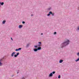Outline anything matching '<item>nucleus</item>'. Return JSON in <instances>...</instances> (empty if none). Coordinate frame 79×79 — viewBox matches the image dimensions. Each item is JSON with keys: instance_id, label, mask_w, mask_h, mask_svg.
Segmentation results:
<instances>
[{"instance_id": "22", "label": "nucleus", "mask_w": 79, "mask_h": 79, "mask_svg": "<svg viewBox=\"0 0 79 79\" xmlns=\"http://www.w3.org/2000/svg\"><path fill=\"white\" fill-rule=\"evenodd\" d=\"M22 23H23V24H24V23H25V22L23 21V22H22Z\"/></svg>"}, {"instance_id": "4", "label": "nucleus", "mask_w": 79, "mask_h": 79, "mask_svg": "<svg viewBox=\"0 0 79 79\" xmlns=\"http://www.w3.org/2000/svg\"><path fill=\"white\" fill-rule=\"evenodd\" d=\"M63 60H60L59 62L60 63H63Z\"/></svg>"}, {"instance_id": "11", "label": "nucleus", "mask_w": 79, "mask_h": 79, "mask_svg": "<svg viewBox=\"0 0 79 79\" xmlns=\"http://www.w3.org/2000/svg\"><path fill=\"white\" fill-rule=\"evenodd\" d=\"M1 3V5H3V4H4V2H2Z\"/></svg>"}, {"instance_id": "3", "label": "nucleus", "mask_w": 79, "mask_h": 79, "mask_svg": "<svg viewBox=\"0 0 79 79\" xmlns=\"http://www.w3.org/2000/svg\"><path fill=\"white\" fill-rule=\"evenodd\" d=\"M15 52H13L11 54V56H13V55H14V54H15Z\"/></svg>"}, {"instance_id": "18", "label": "nucleus", "mask_w": 79, "mask_h": 79, "mask_svg": "<svg viewBox=\"0 0 79 79\" xmlns=\"http://www.w3.org/2000/svg\"><path fill=\"white\" fill-rule=\"evenodd\" d=\"M55 71H54V72H52V74H55Z\"/></svg>"}, {"instance_id": "5", "label": "nucleus", "mask_w": 79, "mask_h": 79, "mask_svg": "<svg viewBox=\"0 0 79 79\" xmlns=\"http://www.w3.org/2000/svg\"><path fill=\"white\" fill-rule=\"evenodd\" d=\"M23 26L20 25L19 26V28H20V29H21L22 27Z\"/></svg>"}, {"instance_id": "30", "label": "nucleus", "mask_w": 79, "mask_h": 79, "mask_svg": "<svg viewBox=\"0 0 79 79\" xmlns=\"http://www.w3.org/2000/svg\"><path fill=\"white\" fill-rule=\"evenodd\" d=\"M41 35H43V33H41Z\"/></svg>"}, {"instance_id": "2", "label": "nucleus", "mask_w": 79, "mask_h": 79, "mask_svg": "<svg viewBox=\"0 0 79 79\" xmlns=\"http://www.w3.org/2000/svg\"><path fill=\"white\" fill-rule=\"evenodd\" d=\"M52 76H53V74L52 73H51L49 75V77H52Z\"/></svg>"}, {"instance_id": "1", "label": "nucleus", "mask_w": 79, "mask_h": 79, "mask_svg": "<svg viewBox=\"0 0 79 79\" xmlns=\"http://www.w3.org/2000/svg\"><path fill=\"white\" fill-rule=\"evenodd\" d=\"M69 40H66L65 42L62 44L63 45L62 47H65L66 45H67L69 44Z\"/></svg>"}, {"instance_id": "25", "label": "nucleus", "mask_w": 79, "mask_h": 79, "mask_svg": "<svg viewBox=\"0 0 79 79\" xmlns=\"http://www.w3.org/2000/svg\"><path fill=\"white\" fill-rule=\"evenodd\" d=\"M54 34H56V32H54Z\"/></svg>"}, {"instance_id": "26", "label": "nucleus", "mask_w": 79, "mask_h": 79, "mask_svg": "<svg viewBox=\"0 0 79 79\" xmlns=\"http://www.w3.org/2000/svg\"><path fill=\"white\" fill-rule=\"evenodd\" d=\"M50 14L49 13L48 15V16H50Z\"/></svg>"}, {"instance_id": "6", "label": "nucleus", "mask_w": 79, "mask_h": 79, "mask_svg": "<svg viewBox=\"0 0 79 79\" xmlns=\"http://www.w3.org/2000/svg\"><path fill=\"white\" fill-rule=\"evenodd\" d=\"M34 50L35 52H37V51L38 50L37 49H34Z\"/></svg>"}, {"instance_id": "29", "label": "nucleus", "mask_w": 79, "mask_h": 79, "mask_svg": "<svg viewBox=\"0 0 79 79\" xmlns=\"http://www.w3.org/2000/svg\"><path fill=\"white\" fill-rule=\"evenodd\" d=\"M11 39L12 40H13V39H12V38H11Z\"/></svg>"}, {"instance_id": "21", "label": "nucleus", "mask_w": 79, "mask_h": 79, "mask_svg": "<svg viewBox=\"0 0 79 79\" xmlns=\"http://www.w3.org/2000/svg\"><path fill=\"white\" fill-rule=\"evenodd\" d=\"M19 53H17V55L18 56L19 55Z\"/></svg>"}, {"instance_id": "14", "label": "nucleus", "mask_w": 79, "mask_h": 79, "mask_svg": "<svg viewBox=\"0 0 79 79\" xmlns=\"http://www.w3.org/2000/svg\"><path fill=\"white\" fill-rule=\"evenodd\" d=\"M2 64L0 62V66H2Z\"/></svg>"}, {"instance_id": "9", "label": "nucleus", "mask_w": 79, "mask_h": 79, "mask_svg": "<svg viewBox=\"0 0 79 79\" xmlns=\"http://www.w3.org/2000/svg\"><path fill=\"white\" fill-rule=\"evenodd\" d=\"M79 61V58L77 59L76 60H75V61Z\"/></svg>"}, {"instance_id": "19", "label": "nucleus", "mask_w": 79, "mask_h": 79, "mask_svg": "<svg viewBox=\"0 0 79 79\" xmlns=\"http://www.w3.org/2000/svg\"><path fill=\"white\" fill-rule=\"evenodd\" d=\"M77 56H79V52L77 53Z\"/></svg>"}, {"instance_id": "32", "label": "nucleus", "mask_w": 79, "mask_h": 79, "mask_svg": "<svg viewBox=\"0 0 79 79\" xmlns=\"http://www.w3.org/2000/svg\"><path fill=\"white\" fill-rule=\"evenodd\" d=\"M1 4V2H0V4Z\"/></svg>"}, {"instance_id": "13", "label": "nucleus", "mask_w": 79, "mask_h": 79, "mask_svg": "<svg viewBox=\"0 0 79 79\" xmlns=\"http://www.w3.org/2000/svg\"><path fill=\"white\" fill-rule=\"evenodd\" d=\"M15 51H19V50L18 49H15Z\"/></svg>"}, {"instance_id": "20", "label": "nucleus", "mask_w": 79, "mask_h": 79, "mask_svg": "<svg viewBox=\"0 0 79 79\" xmlns=\"http://www.w3.org/2000/svg\"><path fill=\"white\" fill-rule=\"evenodd\" d=\"M60 75H59L58 77V78H59V79H60Z\"/></svg>"}, {"instance_id": "31", "label": "nucleus", "mask_w": 79, "mask_h": 79, "mask_svg": "<svg viewBox=\"0 0 79 79\" xmlns=\"http://www.w3.org/2000/svg\"><path fill=\"white\" fill-rule=\"evenodd\" d=\"M31 15V16H33V15Z\"/></svg>"}, {"instance_id": "12", "label": "nucleus", "mask_w": 79, "mask_h": 79, "mask_svg": "<svg viewBox=\"0 0 79 79\" xmlns=\"http://www.w3.org/2000/svg\"><path fill=\"white\" fill-rule=\"evenodd\" d=\"M19 50H21V48H20L18 49Z\"/></svg>"}, {"instance_id": "27", "label": "nucleus", "mask_w": 79, "mask_h": 79, "mask_svg": "<svg viewBox=\"0 0 79 79\" xmlns=\"http://www.w3.org/2000/svg\"><path fill=\"white\" fill-rule=\"evenodd\" d=\"M39 44H41V42H39Z\"/></svg>"}, {"instance_id": "15", "label": "nucleus", "mask_w": 79, "mask_h": 79, "mask_svg": "<svg viewBox=\"0 0 79 79\" xmlns=\"http://www.w3.org/2000/svg\"><path fill=\"white\" fill-rule=\"evenodd\" d=\"M49 13H50V14H52V11H50L49 12Z\"/></svg>"}, {"instance_id": "24", "label": "nucleus", "mask_w": 79, "mask_h": 79, "mask_svg": "<svg viewBox=\"0 0 79 79\" xmlns=\"http://www.w3.org/2000/svg\"><path fill=\"white\" fill-rule=\"evenodd\" d=\"M35 48H37V46H35Z\"/></svg>"}, {"instance_id": "8", "label": "nucleus", "mask_w": 79, "mask_h": 79, "mask_svg": "<svg viewBox=\"0 0 79 79\" xmlns=\"http://www.w3.org/2000/svg\"><path fill=\"white\" fill-rule=\"evenodd\" d=\"M5 22H6V21L5 20L3 21L2 22L3 24H5Z\"/></svg>"}, {"instance_id": "33", "label": "nucleus", "mask_w": 79, "mask_h": 79, "mask_svg": "<svg viewBox=\"0 0 79 79\" xmlns=\"http://www.w3.org/2000/svg\"><path fill=\"white\" fill-rule=\"evenodd\" d=\"M17 74H18V72H17Z\"/></svg>"}, {"instance_id": "23", "label": "nucleus", "mask_w": 79, "mask_h": 79, "mask_svg": "<svg viewBox=\"0 0 79 79\" xmlns=\"http://www.w3.org/2000/svg\"><path fill=\"white\" fill-rule=\"evenodd\" d=\"M51 15H52V16H53V15H54V13H52V14H51Z\"/></svg>"}, {"instance_id": "28", "label": "nucleus", "mask_w": 79, "mask_h": 79, "mask_svg": "<svg viewBox=\"0 0 79 79\" xmlns=\"http://www.w3.org/2000/svg\"><path fill=\"white\" fill-rule=\"evenodd\" d=\"M78 30H79V27L77 28Z\"/></svg>"}, {"instance_id": "16", "label": "nucleus", "mask_w": 79, "mask_h": 79, "mask_svg": "<svg viewBox=\"0 0 79 79\" xmlns=\"http://www.w3.org/2000/svg\"><path fill=\"white\" fill-rule=\"evenodd\" d=\"M41 45L40 44H39L37 46L38 47H40V46Z\"/></svg>"}, {"instance_id": "7", "label": "nucleus", "mask_w": 79, "mask_h": 79, "mask_svg": "<svg viewBox=\"0 0 79 79\" xmlns=\"http://www.w3.org/2000/svg\"><path fill=\"white\" fill-rule=\"evenodd\" d=\"M40 49H41V48L39 47L38 48V49H37L38 50H40Z\"/></svg>"}, {"instance_id": "17", "label": "nucleus", "mask_w": 79, "mask_h": 79, "mask_svg": "<svg viewBox=\"0 0 79 79\" xmlns=\"http://www.w3.org/2000/svg\"><path fill=\"white\" fill-rule=\"evenodd\" d=\"M17 56H18L17 55H15V57H17Z\"/></svg>"}, {"instance_id": "10", "label": "nucleus", "mask_w": 79, "mask_h": 79, "mask_svg": "<svg viewBox=\"0 0 79 79\" xmlns=\"http://www.w3.org/2000/svg\"><path fill=\"white\" fill-rule=\"evenodd\" d=\"M29 45H30V44H27L26 46L27 47H28V46H29Z\"/></svg>"}]
</instances>
